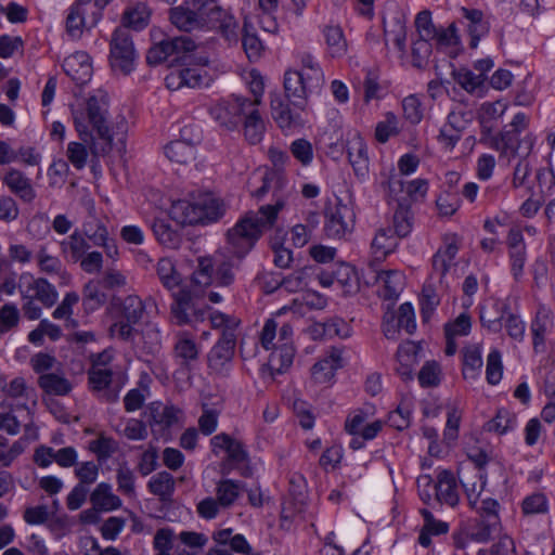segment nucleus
Listing matches in <instances>:
<instances>
[{
	"mask_svg": "<svg viewBox=\"0 0 555 555\" xmlns=\"http://www.w3.org/2000/svg\"><path fill=\"white\" fill-rule=\"evenodd\" d=\"M75 130L89 142L94 156L124 155L129 124L122 114L108 115L107 104L96 96L77 98L70 106Z\"/></svg>",
	"mask_w": 555,
	"mask_h": 555,
	"instance_id": "obj_1",
	"label": "nucleus"
},
{
	"mask_svg": "<svg viewBox=\"0 0 555 555\" xmlns=\"http://www.w3.org/2000/svg\"><path fill=\"white\" fill-rule=\"evenodd\" d=\"M232 264L210 258L199 260L198 270L193 274L192 294L180 287V276L176 272L170 259L164 258L158 262L157 271L164 285L173 292L176 304L172 306V314L178 324L198 323L205 320L206 311L194 308L193 296H197L202 288L216 284L225 286L232 282Z\"/></svg>",
	"mask_w": 555,
	"mask_h": 555,
	"instance_id": "obj_2",
	"label": "nucleus"
},
{
	"mask_svg": "<svg viewBox=\"0 0 555 555\" xmlns=\"http://www.w3.org/2000/svg\"><path fill=\"white\" fill-rule=\"evenodd\" d=\"M324 82V72L310 53L298 54L295 64L285 70L283 79L286 95L305 102L321 90Z\"/></svg>",
	"mask_w": 555,
	"mask_h": 555,
	"instance_id": "obj_3",
	"label": "nucleus"
},
{
	"mask_svg": "<svg viewBox=\"0 0 555 555\" xmlns=\"http://www.w3.org/2000/svg\"><path fill=\"white\" fill-rule=\"evenodd\" d=\"M284 203L278 201L273 205H267L257 214H247L228 233V241L232 253L242 257L249 251L259 238L262 231L272 225Z\"/></svg>",
	"mask_w": 555,
	"mask_h": 555,
	"instance_id": "obj_4",
	"label": "nucleus"
},
{
	"mask_svg": "<svg viewBox=\"0 0 555 555\" xmlns=\"http://www.w3.org/2000/svg\"><path fill=\"white\" fill-rule=\"evenodd\" d=\"M261 345L270 351L269 365L271 370L282 373L287 370L294 359L293 328L284 324L278 331V324L270 319L264 323L261 333Z\"/></svg>",
	"mask_w": 555,
	"mask_h": 555,
	"instance_id": "obj_5",
	"label": "nucleus"
},
{
	"mask_svg": "<svg viewBox=\"0 0 555 555\" xmlns=\"http://www.w3.org/2000/svg\"><path fill=\"white\" fill-rule=\"evenodd\" d=\"M222 214L221 202L211 194H199L173 202L169 216L179 224L204 223L217 220Z\"/></svg>",
	"mask_w": 555,
	"mask_h": 555,
	"instance_id": "obj_6",
	"label": "nucleus"
},
{
	"mask_svg": "<svg viewBox=\"0 0 555 555\" xmlns=\"http://www.w3.org/2000/svg\"><path fill=\"white\" fill-rule=\"evenodd\" d=\"M214 70L205 57L189 53L186 61H182L179 68H175L166 77V86L171 90L182 87H207L214 80Z\"/></svg>",
	"mask_w": 555,
	"mask_h": 555,
	"instance_id": "obj_7",
	"label": "nucleus"
},
{
	"mask_svg": "<svg viewBox=\"0 0 555 555\" xmlns=\"http://www.w3.org/2000/svg\"><path fill=\"white\" fill-rule=\"evenodd\" d=\"M376 406L372 403H365L361 408L353 410L345 423L346 431L353 436L350 447L354 450L360 449L362 440H373L380 433L384 422L376 417Z\"/></svg>",
	"mask_w": 555,
	"mask_h": 555,
	"instance_id": "obj_8",
	"label": "nucleus"
},
{
	"mask_svg": "<svg viewBox=\"0 0 555 555\" xmlns=\"http://www.w3.org/2000/svg\"><path fill=\"white\" fill-rule=\"evenodd\" d=\"M195 50L192 37H165L150 48L146 59L151 65L167 63L171 67H179Z\"/></svg>",
	"mask_w": 555,
	"mask_h": 555,
	"instance_id": "obj_9",
	"label": "nucleus"
},
{
	"mask_svg": "<svg viewBox=\"0 0 555 555\" xmlns=\"http://www.w3.org/2000/svg\"><path fill=\"white\" fill-rule=\"evenodd\" d=\"M334 147L345 151L349 164L357 177L365 179L369 175L370 159L367 146L362 135L356 130H348L334 143Z\"/></svg>",
	"mask_w": 555,
	"mask_h": 555,
	"instance_id": "obj_10",
	"label": "nucleus"
},
{
	"mask_svg": "<svg viewBox=\"0 0 555 555\" xmlns=\"http://www.w3.org/2000/svg\"><path fill=\"white\" fill-rule=\"evenodd\" d=\"M144 305L137 296L127 297L120 307L113 311L114 323L111 333L114 337L128 338L133 326L143 319Z\"/></svg>",
	"mask_w": 555,
	"mask_h": 555,
	"instance_id": "obj_11",
	"label": "nucleus"
},
{
	"mask_svg": "<svg viewBox=\"0 0 555 555\" xmlns=\"http://www.w3.org/2000/svg\"><path fill=\"white\" fill-rule=\"evenodd\" d=\"M250 101L247 98L232 94L216 103L210 108V115L221 128L229 131L236 130Z\"/></svg>",
	"mask_w": 555,
	"mask_h": 555,
	"instance_id": "obj_12",
	"label": "nucleus"
},
{
	"mask_svg": "<svg viewBox=\"0 0 555 555\" xmlns=\"http://www.w3.org/2000/svg\"><path fill=\"white\" fill-rule=\"evenodd\" d=\"M137 54L130 37H113L109 64L115 74L128 75L135 67Z\"/></svg>",
	"mask_w": 555,
	"mask_h": 555,
	"instance_id": "obj_13",
	"label": "nucleus"
},
{
	"mask_svg": "<svg viewBox=\"0 0 555 555\" xmlns=\"http://www.w3.org/2000/svg\"><path fill=\"white\" fill-rule=\"evenodd\" d=\"M18 286L25 298L38 299L47 307L53 306L59 297L55 287L47 280L36 279L29 273L21 275Z\"/></svg>",
	"mask_w": 555,
	"mask_h": 555,
	"instance_id": "obj_14",
	"label": "nucleus"
},
{
	"mask_svg": "<svg viewBox=\"0 0 555 555\" xmlns=\"http://www.w3.org/2000/svg\"><path fill=\"white\" fill-rule=\"evenodd\" d=\"M352 209L338 202L326 214L325 231L330 237H343L351 231L353 224Z\"/></svg>",
	"mask_w": 555,
	"mask_h": 555,
	"instance_id": "obj_15",
	"label": "nucleus"
},
{
	"mask_svg": "<svg viewBox=\"0 0 555 555\" xmlns=\"http://www.w3.org/2000/svg\"><path fill=\"white\" fill-rule=\"evenodd\" d=\"M210 448L215 455L227 456L231 462L236 464L248 462L243 444L237 439L227 434H219L212 437Z\"/></svg>",
	"mask_w": 555,
	"mask_h": 555,
	"instance_id": "obj_16",
	"label": "nucleus"
},
{
	"mask_svg": "<svg viewBox=\"0 0 555 555\" xmlns=\"http://www.w3.org/2000/svg\"><path fill=\"white\" fill-rule=\"evenodd\" d=\"M31 421V411L25 404H16L15 408L9 402L0 403V429L10 435L20 431L22 423Z\"/></svg>",
	"mask_w": 555,
	"mask_h": 555,
	"instance_id": "obj_17",
	"label": "nucleus"
},
{
	"mask_svg": "<svg viewBox=\"0 0 555 555\" xmlns=\"http://www.w3.org/2000/svg\"><path fill=\"white\" fill-rule=\"evenodd\" d=\"M63 66L67 76L77 85H86L92 78V62L85 52L70 54L65 59Z\"/></svg>",
	"mask_w": 555,
	"mask_h": 555,
	"instance_id": "obj_18",
	"label": "nucleus"
},
{
	"mask_svg": "<svg viewBox=\"0 0 555 555\" xmlns=\"http://www.w3.org/2000/svg\"><path fill=\"white\" fill-rule=\"evenodd\" d=\"M242 130L245 140L250 144H258L262 141L266 132V124L259 112V105L249 103L243 114Z\"/></svg>",
	"mask_w": 555,
	"mask_h": 555,
	"instance_id": "obj_19",
	"label": "nucleus"
},
{
	"mask_svg": "<svg viewBox=\"0 0 555 555\" xmlns=\"http://www.w3.org/2000/svg\"><path fill=\"white\" fill-rule=\"evenodd\" d=\"M421 346L413 341L401 344L396 356V371L404 379H411L420 362Z\"/></svg>",
	"mask_w": 555,
	"mask_h": 555,
	"instance_id": "obj_20",
	"label": "nucleus"
},
{
	"mask_svg": "<svg viewBox=\"0 0 555 555\" xmlns=\"http://www.w3.org/2000/svg\"><path fill=\"white\" fill-rule=\"evenodd\" d=\"M553 327V313L547 308H540L531 323L532 347L535 353L546 351V335Z\"/></svg>",
	"mask_w": 555,
	"mask_h": 555,
	"instance_id": "obj_21",
	"label": "nucleus"
},
{
	"mask_svg": "<svg viewBox=\"0 0 555 555\" xmlns=\"http://www.w3.org/2000/svg\"><path fill=\"white\" fill-rule=\"evenodd\" d=\"M271 115L278 126L287 130L304 124L299 114L293 113L289 105L283 101L280 94L270 95Z\"/></svg>",
	"mask_w": 555,
	"mask_h": 555,
	"instance_id": "obj_22",
	"label": "nucleus"
},
{
	"mask_svg": "<svg viewBox=\"0 0 555 555\" xmlns=\"http://www.w3.org/2000/svg\"><path fill=\"white\" fill-rule=\"evenodd\" d=\"M436 501L455 506L459 503V490L454 475L449 470H440L435 482Z\"/></svg>",
	"mask_w": 555,
	"mask_h": 555,
	"instance_id": "obj_23",
	"label": "nucleus"
},
{
	"mask_svg": "<svg viewBox=\"0 0 555 555\" xmlns=\"http://www.w3.org/2000/svg\"><path fill=\"white\" fill-rule=\"evenodd\" d=\"M343 352L338 349H333L321 361L312 367V377L315 383L326 384L330 383L336 371L343 366Z\"/></svg>",
	"mask_w": 555,
	"mask_h": 555,
	"instance_id": "obj_24",
	"label": "nucleus"
},
{
	"mask_svg": "<svg viewBox=\"0 0 555 555\" xmlns=\"http://www.w3.org/2000/svg\"><path fill=\"white\" fill-rule=\"evenodd\" d=\"M170 22L180 31L190 33L201 29L205 21L203 16L184 3L182 5L170 9Z\"/></svg>",
	"mask_w": 555,
	"mask_h": 555,
	"instance_id": "obj_25",
	"label": "nucleus"
},
{
	"mask_svg": "<svg viewBox=\"0 0 555 555\" xmlns=\"http://www.w3.org/2000/svg\"><path fill=\"white\" fill-rule=\"evenodd\" d=\"M446 415L442 443L449 450L455 446L459 439L463 408L457 402H450L447 404Z\"/></svg>",
	"mask_w": 555,
	"mask_h": 555,
	"instance_id": "obj_26",
	"label": "nucleus"
},
{
	"mask_svg": "<svg viewBox=\"0 0 555 555\" xmlns=\"http://www.w3.org/2000/svg\"><path fill=\"white\" fill-rule=\"evenodd\" d=\"M505 305L503 301L489 298L480 308V321L489 331L498 332L502 327L501 321L504 318Z\"/></svg>",
	"mask_w": 555,
	"mask_h": 555,
	"instance_id": "obj_27",
	"label": "nucleus"
},
{
	"mask_svg": "<svg viewBox=\"0 0 555 555\" xmlns=\"http://www.w3.org/2000/svg\"><path fill=\"white\" fill-rule=\"evenodd\" d=\"M92 505L101 512H113L121 506V500L114 494L112 486L106 482L99 483L90 495Z\"/></svg>",
	"mask_w": 555,
	"mask_h": 555,
	"instance_id": "obj_28",
	"label": "nucleus"
},
{
	"mask_svg": "<svg viewBox=\"0 0 555 555\" xmlns=\"http://www.w3.org/2000/svg\"><path fill=\"white\" fill-rule=\"evenodd\" d=\"M207 20L211 28L222 35H234L238 29V22L234 15L219 5L210 8Z\"/></svg>",
	"mask_w": 555,
	"mask_h": 555,
	"instance_id": "obj_29",
	"label": "nucleus"
},
{
	"mask_svg": "<svg viewBox=\"0 0 555 555\" xmlns=\"http://www.w3.org/2000/svg\"><path fill=\"white\" fill-rule=\"evenodd\" d=\"M517 424L518 422L515 413L505 408H500L495 415L486 423L485 429L489 433L504 436L515 430Z\"/></svg>",
	"mask_w": 555,
	"mask_h": 555,
	"instance_id": "obj_30",
	"label": "nucleus"
},
{
	"mask_svg": "<svg viewBox=\"0 0 555 555\" xmlns=\"http://www.w3.org/2000/svg\"><path fill=\"white\" fill-rule=\"evenodd\" d=\"M165 155L171 163L188 165L195 159L196 147L188 141L177 140L166 145Z\"/></svg>",
	"mask_w": 555,
	"mask_h": 555,
	"instance_id": "obj_31",
	"label": "nucleus"
},
{
	"mask_svg": "<svg viewBox=\"0 0 555 555\" xmlns=\"http://www.w3.org/2000/svg\"><path fill=\"white\" fill-rule=\"evenodd\" d=\"M151 10L143 3H138L125 10L122 14V25L130 30L141 31L150 23Z\"/></svg>",
	"mask_w": 555,
	"mask_h": 555,
	"instance_id": "obj_32",
	"label": "nucleus"
},
{
	"mask_svg": "<svg viewBox=\"0 0 555 555\" xmlns=\"http://www.w3.org/2000/svg\"><path fill=\"white\" fill-rule=\"evenodd\" d=\"M457 249V244L455 241H453L442 246L434 256L433 269L434 273L439 275L440 282L454 263Z\"/></svg>",
	"mask_w": 555,
	"mask_h": 555,
	"instance_id": "obj_33",
	"label": "nucleus"
},
{
	"mask_svg": "<svg viewBox=\"0 0 555 555\" xmlns=\"http://www.w3.org/2000/svg\"><path fill=\"white\" fill-rule=\"evenodd\" d=\"M112 360V354L109 351H104L103 353L98 356V359L94 362L93 367L89 373V382L94 390L104 389L111 382V371L101 365H105Z\"/></svg>",
	"mask_w": 555,
	"mask_h": 555,
	"instance_id": "obj_34",
	"label": "nucleus"
},
{
	"mask_svg": "<svg viewBox=\"0 0 555 555\" xmlns=\"http://www.w3.org/2000/svg\"><path fill=\"white\" fill-rule=\"evenodd\" d=\"M3 181L10 190L16 193L22 199L30 202L35 198V191L29 180L24 177L22 172L17 170H10L5 175Z\"/></svg>",
	"mask_w": 555,
	"mask_h": 555,
	"instance_id": "obj_35",
	"label": "nucleus"
},
{
	"mask_svg": "<svg viewBox=\"0 0 555 555\" xmlns=\"http://www.w3.org/2000/svg\"><path fill=\"white\" fill-rule=\"evenodd\" d=\"M244 491L241 482L232 479H222L217 483L216 495L222 507L233 505Z\"/></svg>",
	"mask_w": 555,
	"mask_h": 555,
	"instance_id": "obj_36",
	"label": "nucleus"
},
{
	"mask_svg": "<svg viewBox=\"0 0 555 555\" xmlns=\"http://www.w3.org/2000/svg\"><path fill=\"white\" fill-rule=\"evenodd\" d=\"M91 0H77V3L72 7L67 17H66V28L69 33L74 30H86L90 31L92 26L96 24V22L101 17V13H93V21L91 25H87L82 14L83 12L80 10V7L83 4L90 3Z\"/></svg>",
	"mask_w": 555,
	"mask_h": 555,
	"instance_id": "obj_37",
	"label": "nucleus"
},
{
	"mask_svg": "<svg viewBox=\"0 0 555 555\" xmlns=\"http://www.w3.org/2000/svg\"><path fill=\"white\" fill-rule=\"evenodd\" d=\"M38 384L49 395L65 396L72 390V385L59 371L40 376Z\"/></svg>",
	"mask_w": 555,
	"mask_h": 555,
	"instance_id": "obj_38",
	"label": "nucleus"
},
{
	"mask_svg": "<svg viewBox=\"0 0 555 555\" xmlns=\"http://www.w3.org/2000/svg\"><path fill=\"white\" fill-rule=\"evenodd\" d=\"M422 515L424 517V526L421 531L418 541L421 545L427 547L431 543V535H439L448 532L449 526L444 521L435 519L434 516L426 509L422 511Z\"/></svg>",
	"mask_w": 555,
	"mask_h": 555,
	"instance_id": "obj_39",
	"label": "nucleus"
},
{
	"mask_svg": "<svg viewBox=\"0 0 555 555\" xmlns=\"http://www.w3.org/2000/svg\"><path fill=\"white\" fill-rule=\"evenodd\" d=\"M412 412V400L403 398L398 408L388 414L387 423L397 430L406 429L411 425Z\"/></svg>",
	"mask_w": 555,
	"mask_h": 555,
	"instance_id": "obj_40",
	"label": "nucleus"
},
{
	"mask_svg": "<svg viewBox=\"0 0 555 555\" xmlns=\"http://www.w3.org/2000/svg\"><path fill=\"white\" fill-rule=\"evenodd\" d=\"M440 304V298L430 283L424 285L420 296L421 315L422 321L427 323L436 314L437 308Z\"/></svg>",
	"mask_w": 555,
	"mask_h": 555,
	"instance_id": "obj_41",
	"label": "nucleus"
},
{
	"mask_svg": "<svg viewBox=\"0 0 555 555\" xmlns=\"http://www.w3.org/2000/svg\"><path fill=\"white\" fill-rule=\"evenodd\" d=\"M398 246V238L386 230H379L372 242V254L375 259H385L395 251Z\"/></svg>",
	"mask_w": 555,
	"mask_h": 555,
	"instance_id": "obj_42",
	"label": "nucleus"
},
{
	"mask_svg": "<svg viewBox=\"0 0 555 555\" xmlns=\"http://www.w3.org/2000/svg\"><path fill=\"white\" fill-rule=\"evenodd\" d=\"M149 412L154 424L169 427L180 421L181 412L173 406H165L154 402L149 406Z\"/></svg>",
	"mask_w": 555,
	"mask_h": 555,
	"instance_id": "obj_43",
	"label": "nucleus"
},
{
	"mask_svg": "<svg viewBox=\"0 0 555 555\" xmlns=\"http://www.w3.org/2000/svg\"><path fill=\"white\" fill-rule=\"evenodd\" d=\"M400 132L399 118L391 112L384 115V118L376 124L375 139L379 143H386L390 138Z\"/></svg>",
	"mask_w": 555,
	"mask_h": 555,
	"instance_id": "obj_44",
	"label": "nucleus"
},
{
	"mask_svg": "<svg viewBox=\"0 0 555 555\" xmlns=\"http://www.w3.org/2000/svg\"><path fill=\"white\" fill-rule=\"evenodd\" d=\"M528 125V117L524 113H518L514 116L508 130L502 135V147L511 151H518L519 145L517 144V137L522 132Z\"/></svg>",
	"mask_w": 555,
	"mask_h": 555,
	"instance_id": "obj_45",
	"label": "nucleus"
},
{
	"mask_svg": "<svg viewBox=\"0 0 555 555\" xmlns=\"http://www.w3.org/2000/svg\"><path fill=\"white\" fill-rule=\"evenodd\" d=\"M336 284L340 286L345 294L357 292L359 278L356 269L348 263H340L336 271Z\"/></svg>",
	"mask_w": 555,
	"mask_h": 555,
	"instance_id": "obj_46",
	"label": "nucleus"
},
{
	"mask_svg": "<svg viewBox=\"0 0 555 555\" xmlns=\"http://www.w3.org/2000/svg\"><path fill=\"white\" fill-rule=\"evenodd\" d=\"M482 366V350L479 346L466 348L464 352L463 374L465 378H476Z\"/></svg>",
	"mask_w": 555,
	"mask_h": 555,
	"instance_id": "obj_47",
	"label": "nucleus"
},
{
	"mask_svg": "<svg viewBox=\"0 0 555 555\" xmlns=\"http://www.w3.org/2000/svg\"><path fill=\"white\" fill-rule=\"evenodd\" d=\"M234 343L232 338H223L210 351L209 362L215 369L222 367L233 354Z\"/></svg>",
	"mask_w": 555,
	"mask_h": 555,
	"instance_id": "obj_48",
	"label": "nucleus"
},
{
	"mask_svg": "<svg viewBox=\"0 0 555 555\" xmlns=\"http://www.w3.org/2000/svg\"><path fill=\"white\" fill-rule=\"evenodd\" d=\"M241 76L245 86L254 95V100H251V103L260 105L264 92L263 77L255 68L244 70Z\"/></svg>",
	"mask_w": 555,
	"mask_h": 555,
	"instance_id": "obj_49",
	"label": "nucleus"
},
{
	"mask_svg": "<svg viewBox=\"0 0 555 555\" xmlns=\"http://www.w3.org/2000/svg\"><path fill=\"white\" fill-rule=\"evenodd\" d=\"M149 488L155 495L160 499H166L170 496L175 490V480L170 474L162 472L150 479Z\"/></svg>",
	"mask_w": 555,
	"mask_h": 555,
	"instance_id": "obj_50",
	"label": "nucleus"
},
{
	"mask_svg": "<svg viewBox=\"0 0 555 555\" xmlns=\"http://www.w3.org/2000/svg\"><path fill=\"white\" fill-rule=\"evenodd\" d=\"M293 157L304 167H309L314 159V150L307 139H296L289 145Z\"/></svg>",
	"mask_w": 555,
	"mask_h": 555,
	"instance_id": "obj_51",
	"label": "nucleus"
},
{
	"mask_svg": "<svg viewBox=\"0 0 555 555\" xmlns=\"http://www.w3.org/2000/svg\"><path fill=\"white\" fill-rule=\"evenodd\" d=\"M63 253L66 258L76 262L80 260L88 248L85 237L78 233L72 234L68 240L62 242Z\"/></svg>",
	"mask_w": 555,
	"mask_h": 555,
	"instance_id": "obj_52",
	"label": "nucleus"
},
{
	"mask_svg": "<svg viewBox=\"0 0 555 555\" xmlns=\"http://www.w3.org/2000/svg\"><path fill=\"white\" fill-rule=\"evenodd\" d=\"M472 330V320L467 313H461L455 320L446 323L444 333L447 339H456L466 336Z\"/></svg>",
	"mask_w": 555,
	"mask_h": 555,
	"instance_id": "obj_53",
	"label": "nucleus"
},
{
	"mask_svg": "<svg viewBox=\"0 0 555 555\" xmlns=\"http://www.w3.org/2000/svg\"><path fill=\"white\" fill-rule=\"evenodd\" d=\"M175 351L176 356L183 362L193 361L198 356V348L195 341L186 333H182L178 336Z\"/></svg>",
	"mask_w": 555,
	"mask_h": 555,
	"instance_id": "obj_54",
	"label": "nucleus"
},
{
	"mask_svg": "<svg viewBox=\"0 0 555 555\" xmlns=\"http://www.w3.org/2000/svg\"><path fill=\"white\" fill-rule=\"evenodd\" d=\"M66 156L76 169H82L88 163L89 149L81 142L70 141L67 144Z\"/></svg>",
	"mask_w": 555,
	"mask_h": 555,
	"instance_id": "obj_55",
	"label": "nucleus"
},
{
	"mask_svg": "<svg viewBox=\"0 0 555 555\" xmlns=\"http://www.w3.org/2000/svg\"><path fill=\"white\" fill-rule=\"evenodd\" d=\"M393 230L399 237L409 235L413 228L412 215L408 207L400 206L393 214Z\"/></svg>",
	"mask_w": 555,
	"mask_h": 555,
	"instance_id": "obj_56",
	"label": "nucleus"
},
{
	"mask_svg": "<svg viewBox=\"0 0 555 555\" xmlns=\"http://www.w3.org/2000/svg\"><path fill=\"white\" fill-rule=\"evenodd\" d=\"M153 231L157 241L170 248H176L179 245V234L172 230L165 221L157 220L153 224Z\"/></svg>",
	"mask_w": 555,
	"mask_h": 555,
	"instance_id": "obj_57",
	"label": "nucleus"
},
{
	"mask_svg": "<svg viewBox=\"0 0 555 555\" xmlns=\"http://www.w3.org/2000/svg\"><path fill=\"white\" fill-rule=\"evenodd\" d=\"M454 78L467 92H475L483 86V74H475L467 68L456 70Z\"/></svg>",
	"mask_w": 555,
	"mask_h": 555,
	"instance_id": "obj_58",
	"label": "nucleus"
},
{
	"mask_svg": "<svg viewBox=\"0 0 555 555\" xmlns=\"http://www.w3.org/2000/svg\"><path fill=\"white\" fill-rule=\"evenodd\" d=\"M30 365L33 370L39 374V377L42 375H49L54 371H59V363L56 359L44 352L36 353L30 359Z\"/></svg>",
	"mask_w": 555,
	"mask_h": 555,
	"instance_id": "obj_59",
	"label": "nucleus"
},
{
	"mask_svg": "<svg viewBox=\"0 0 555 555\" xmlns=\"http://www.w3.org/2000/svg\"><path fill=\"white\" fill-rule=\"evenodd\" d=\"M402 111L404 118L413 125L420 124L423 119L424 109L421 100L416 95L412 94L403 99Z\"/></svg>",
	"mask_w": 555,
	"mask_h": 555,
	"instance_id": "obj_60",
	"label": "nucleus"
},
{
	"mask_svg": "<svg viewBox=\"0 0 555 555\" xmlns=\"http://www.w3.org/2000/svg\"><path fill=\"white\" fill-rule=\"evenodd\" d=\"M393 313L397 317L399 326H401L403 331H405L408 334H412L415 331V311L411 302H403Z\"/></svg>",
	"mask_w": 555,
	"mask_h": 555,
	"instance_id": "obj_61",
	"label": "nucleus"
},
{
	"mask_svg": "<svg viewBox=\"0 0 555 555\" xmlns=\"http://www.w3.org/2000/svg\"><path fill=\"white\" fill-rule=\"evenodd\" d=\"M487 380L496 385L500 383L503 376L502 357L498 350H493L489 353L486 369Z\"/></svg>",
	"mask_w": 555,
	"mask_h": 555,
	"instance_id": "obj_62",
	"label": "nucleus"
},
{
	"mask_svg": "<svg viewBox=\"0 0 555 555\" xmlns=\"http://www.w3.org/2000/svg\"><path fill=\"white\" fill-rule=\"evenodd\" d=\"M416 31L421 35L423 33L427 35H447L443 28H437L433 23L431 12L429 10H423L417 13L415 21Z\"/></svg>",
	"mask_w": 555,
	"mask_h": 555,
	"instance_id": "obj_63",
	"label": "nucleus"
},
{
	"mask_svg": "<svg viewBox=\"0 0 555 555\" xmlns=\"http://www.w3.org/2000/svg\"><path fill=\"white\" fill-rule=\"evenodd\" d=\"M421 430L423 437L428 441V453L435 457H442L446 454V447L438 441L439 435L437 428L423 425Z\"/></svg>",
	"mask_w": 555,
	"mask_h": 555,
	"instance_id": "obj_64",
	"label": "nucleus"
}]
</instances>
